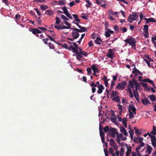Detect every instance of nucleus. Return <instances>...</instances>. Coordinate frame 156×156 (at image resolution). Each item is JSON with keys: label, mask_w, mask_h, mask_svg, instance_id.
Instances as JSON below:
<instances>
[{"label": "nucleus", "mask_w": 156, "mask_h": 156, "mask_svg": "<svg viewBox=\"0 0 156 156\" xmlns=\"http://www.w3.org/2000/svg\"><path fill=\"white\" fill-rule=\"evenodd\" d=\"M138 17V16L136 12L132 13V14L129 15L128 17V21L130 23L133 22V21L136 20Z\"/></svg>", "instance_id": "obj_1"}, {"label": "nucleus", "mask_w": 156, "mask_h": 156, "mask_svg": "<svg viewBox=\"0 0 156 156\" xmlns=\"http://www.w3.org/2000/svg\"><path fill=\"white\" fill-rule=\"evenodd\" d=\"M124 41L126 43L129 44L131 46L134 48L135 47L136 41L135 38L131 37L129 39H125Z\"/></svg>", "instance_id": "obj_2"}, {"label": "nucleus", "mask_w": 156, "mask_h": 156, "mask_svg": "<svg viewBox=\"0 0 156 156\" xmlns=\"http://www.w3.org/2000/svg\"><path fill=\"white\" fill-rule=\"evenodd\" d=\"M107 56L112 59L115 57L114 52L113 49L110 48L108 50V52L107 53Z\"/></svg>", "instance_id": "obj_3"}, {"label": "nucleus", "mask_w": 156, "mask_h": 156, "mask_svg": "<svg viewBox=\"0 0 156 156\" xmlns=\"http://www.w3.org/2000/svg\"><path fill=\"white\" fill-rule=\"evenodd\" d=\"M117 133H118L117 132V129L111 127L108 133V134L111 135L113 138L115 137V134Z\"/></svg>", "instance_id": "obj_4"}, {"label": "nucleus", "mask_w": 156, "mask_h": 156, "mask_svg": "<svg viewBox=\"0 0 156 156\" xmlns=\"http://www.w3.org/2000/svg\"><path fill=\"white\" fill-rule=\"evenodd\" d=\"M127 85V82L124 81H123L121 83H119L116 86V88L118 89L121 90L125 88V86Z\"/></svg>", "instance_id": "obj_5"}, {"label": "nucleus", "mask_w": 156, "mask_h": 156, "mask_svg": "<svg viewBox=\"0 0 156 156\" xmlns=\"http://www.w3.org/2000/svg\"><path fill=\"white\" fill-rule=\"evenodd\" d=\"M79 28L80 29L75 28H71V29H72L73 30H75L80 33H81L85 31H87V29H86V28L84 27L81 26Z\"/></svg>", "instance_id": "obj_6"}, {"label": "nucleus", "mask_w": 156, "mask_h": 156, "mask_svg": "<svg viewBox=\"0 0 156 156\" xmlns=\"http://www.w3.org/2000/svg\"><path fill=\"white\" fill-rule=\"evenodd\" d=\"M62 10L64 11L63 13L67 16L70 19H73V17L70 15V14L69 13L68 11L65 6H64L63 7Z\"/></svg>", "instance_id": "obj_7"}, {"label": "nucleus", "mask_w": 156, "mask_h": 156, "mask_svg": "<svg viewBox=\"0 0 156 156\" xmlns=\"http://www.w3.org/2000/svg\"><path fill=\"white\" fill-rule=\"evenodd\" d=\"M55 27L58 30H60L63 29H69V27H67L65 26H63L60 25L59 26H57L56 25H54Z\"/></svg>", "instance_id": "obj_8"}, {"label": "nucleus", "mask_w": 156, "mask_h": 156, "mask_svg": "<svg viewBox=\"0 0 156 156\" xmlns=\"http://www.w3.org/2000/svg\"><path fill=\"white\" fill-rule=\"evenodd\" d=\"M100 136L101 137L102 142L103 143H105V134L104 133V132L103 131L102 128H101V129H100Z\"/></svg>", "instance_id": "obj_9"}, {"label": "nucleus", "mask_w": 156, "mask_h": 156, "mask_svg": "<svg viewBox=\"0 0 156 156\" xmlns=\"http://www.w3.org/2000/svg\"><path fill=\"white\" fill-rule=\"evenodd\" d=\"M125 146L127 149L126 155V156H129V155L132 152V147L131 146H128L127 144L125 145Z\"/></svg>", "instance_id": "obj_10"}, {"label": "nucleus", "mask_w": 156, "mask_h": 156, "mask_svg": "<svg viewBox=\"0 0 156 156\" xmlns=\"http://www.w3.org/2000/svg\"><path fill=\"white\" fill-rule=\"evenodd\" d=\"M73 31H73L72 33V36L73 37H74V38L76 39L79 37L80 34L78 33L79 32L75 30Z\"/></svg>", "instance_id": "obj_11"}, {"label": "nucleus", "mask_w": 156, "mask_h": 156, "mask_svg": "<svg viewBox=\"0 0 156 156\" xmlns=\"http://www.w3.org/2000/svg\"><path fill=\"white\" fill-rule=\"evenodd\" d=\"M94 81H92L91 82V84L90 85V86L92 87V93H94L95 92L96 89L95 87H97V84H95L94 83H93Z\"/></svg>", "instance_id": "obj_12"}, {"label": "nucleus", "mask_w": 156, "mask_h": 156, "mask_svg": "<svg viewBox=\"0 0 156 156\" xmlns=\"http://www.w3.org/2000/svg\"><path fill=\"white\" fill-rule=\"evenodd\" d=\"M97 87L98 88V90L97 91V93L99 94H101L103 90L104 89V86L101 84H100L98 85Z\"/></svg>", "instance_id": "obj_13"}, {"label": "nucleus", "mask_w": 156, "mask_h": 156, "mask_svg": "<svg viewBox=\"0 0 156 156\" xmlns=\"http://www.w3.org/2000/svg\"><path fill=\"white\" fill-rule=\"evenodd\" d=\"M142 103L144 105H147L148 104H150L147 98H145L143 99H141Z\"/></svg>", "instance_id": "obj_14"}, {"label": "nucleus", "mask_w": 156, "mask_h": 156, "mask_svg": "<svg viewBox=\"0 0 156 156\" xmlns=\"http://www.w3.org/2000/svg\"><path fill=\"white\" fill-rule=\"evenodd\" d=\"M144 19L146 21V23H147L150 22H156V20H155L153 18H144Z\"/></svg>", "instance_id": "obj_15"}, {"label": "nucleus", "mask_w": 156, "mask_h": 156, "mask_svg": "<svg viewBox=\"0 0 156 156\" xmlns=\"http://www.w3.org/2000/svg\"><path fill=\"white\" fill-rule=\"evenodd\" d=\"M151 141L152 146L154 147H156V137L155 136H153L151 138Z\"/></svg>", "instance_id": "obj_16"}, {"label": "nucleus", "mask_w": 156, "mask_h": 156, "mask_svg": "<svg viewBox=\"0 0 156 156\" xmlns=\"http://www.w3.org/2000/svg\"><path fill=\"white\" fill-rule=\"evenodd\" d=\"M128 108H129V109L131 111H133L135 114H136V109L133 105H130L129 106Z\"/></svg>", "instance_id": "obj_17"}, {"label": "nucleus", "mask_w": 156, "mask_h": 156, "mask_svg": "<svg viewBox=\"0 0 156 156\" xmlns=\"http://www.w3.org/2000/svg\"><path fill=\"white\" fill-rule=\"evenodd\" d=\"M108 12V17L111 20H114L115 19L112 16L113 14V12L111 11H109Z\"/></svg>", "instance_id": "obj_18"}, {"label": "nucleus", "mask_w": 156, "mask_h": 156, "mask_svg": "<svg viewBox=\"0 0 156 156\" xmlns=\"http://www.w3.org/2000/svg\"><path fill=\"white\" fill-rule=\"evenodd\" d=\"M120 129L121 132L123 133L124 135L127 136L128 135V133L125 128L123 127H122L120 128Z\"/></svg>", "instance_id": "obj_19"}, {"label": "nucleus", "mask_w": 156, "mask_h": 156, "mask_svg": "<svg viewBox=\"0 0 156 156\" xmlns=\"http://www.w3.org/2000/svg\"><path fill=\"white\" fill-rule=\"evenodd\" d=\"M91 69L93 70L94 72H98L99 69L95 64H93L91 67Z\"/></svg>", "instance_id": "obj_20"}, {"label": "nucleus", "mask_w": 156, "mask_h": 156, "mask_svg": "<svg viewBox=\"0 0 156 156\" xmlns=\"http://www.w3.org/2000/svg\"><path fill=\"white\" fill-rule=\"evenodd\" d=\"M147 150L148 154H151L153 150L152 148L148 144L147 145Z\"/></svg>", "instance_id": "obj_21"}, {"label": "nucleus", "mask_w": 156, "mask_h": 156, "mask_svg": "<svg viewBox=\"0 0 156 156\" xmlns=\"http://www.w3.org/2000/svg\"><path fill=\"white\" fill-rule=\"evenodd\" d=\"M94 42L96 44H100L101 42H102V41L100 37H97L96 39L95 40Z\"/></svg>", "instance_id": "obj_22"}, {"label": "nucleus", "mask_w": 156, "mask_h": 156, "mask_svg": "<svg viewBox=\"0 0 156 156\" xmlns=\"http://www.w3.org/2000/svg\"><path fill=\"white\" fill-rule=\"evenodd\" d=\"M75 54L77 59L79 60H81V58L83 57L82 55L80 53H79V52L77 53H76Z\"/></svg>", "instance_id": "obj_23"}, {"label": "nucleus", "mask_w": 156, "mask_h": 156, "mask_svg": "<svg viewBox=\"0 0 156 156\" xmlns=\"http://www.w3.org/2000/svg\"><path fill=\"white\" fill-rule=\"evenodd\" d=\"M129 83L128 87L133 90L134 88L135 83H133L131 80L129 81Z\"/></svg>", "instance_id": "obj_24"}, {"label": "nucleus", "mask_w": 156, "mask_h": 156, "mask_svg": "<svg viewBox=\"0 0 156 156\" xmlns=\"http://www.w3.org/2000/svg\"><path fill=\"white\" fill-rule=\"evenodd\" d=\"M128 110L129 112V119H133L134 117V114L133 112L131 111L130 109H129V108H128Z\"/></svg>", "instance_id": "obj_25"}, {"label": "nucleus", "mask_w": 156, "mask_h": 156, "mask_svg": "<svg viewBox=\"0 0 156 156\" xmlns=\"http://www.w3.org/2000/svg\"><path fill=\"white\" fill-rule=\"evenodd\" d=\"M73 16L75 19L74 21H76L77 23H80V20L78 18V15H77L73 14Z\"/></svg>", "instance_id": "obj_26"}, {"label": "nucleus", "mask_w": 156, "mask_h": 156, "mask_svg": "<svg viewBox=\"0 0 156 156\" xmlns=\"http://www.w3.org/2000/svg\"><path fill=\"white\" fill-rule=\"evenodd\" d=\"M103 80L104 81L106 87H107L108 85V81L109 80V79H107V77L104 76L103 78Z\"/></svg>", "instance_id": "obj_27"}, {"label": "nucleus", "mask_w": 156, "mask_h": 156, "mask_svg": "<svg viewBox=\"0 0 156 156\" xmlns=\"http://www.w3.org/2000/svg\"><path fill=\"white\" fill-rule=\"evenodd\" d=\"M66 0H61L58 2L57 5H64L66 4Z\"/></svg>", "instance_id": "obj_28"}, {"label": "nucleus", "mask_w": 156, "mask_h": 156, "mask_svg": "<svg viewBox=\"0 0 156 156\" xmlns=\"http://www.w3.org/2000/svg\"><path fill=\"white\" fill-rule=\"evenodd\" d=\"M110 145L113 147H115V146H117V144L115 143V140L112 139H111L110 140Z\"/></svg>", "instance_id": "obj_29"}, {"label": "nucleus", "mask_w": 156, "mask_h": 156, "mask_svg": "<svg viewBox=\"0 0 156 156\" xmlns=\"http://www.w3.org/2000/svg\"><path fill=\"white\" fill-rule=\"evenodd\" d=\"M142 81L144 82H147L150 83L151 84H153V81L151 80L149 78H146L142 80Z\"/></svg>", "instance_id": "obj_30"}, {"label": "nucleus", "mask_w": 156, "mask_h": 156, "mask_svg": "<svg viewBox=\"0 0 156 156\" xmlns=\"http://www.w3.org/2000/svg\"><path fill=\"white\" fill-rule=\"evenodd\" d=\"M112 101L118 102L120 101V98L119 96H116L112 98Z\"/></svg>", "instance_id": "obj_31"}, {"label": "nucleus", "mask_w": 156, "mask_h": 156, "mask_svg": "<svg viewBox=\"0 0 156 156\" xmlns=\"http://www.w3.org/2000/svg\"><path fill=\"white\" fill-rule=\"evenodd\" d=\"M47 36L51 41H53L56 44H58V45H59L60 46L62 45V44L59 43H58V42H57V41H55V40H54L53 38L51 36H49V35H48Z\"/></svg>", "instance_id": "obj_32"}, {"label": "nucleus", "mask_w": 156, "mask_h": 156, "mask_svg": "<svg viewBox=\"0 0 156 156\" xmlns=\"http://www.w3.org/2000/svg\"><path fill=\"white\" fill-rule=\"evenodd\" d=\"M29 30L34 34H37V28H31L29 29Z\"/></svg>", "instance_id": "obj_33"}, {"label": "nucleus", "mask_w": 156, "mask_h": 156, "mask_svg": "<svg viewBox=\"0 0 156 156\" xmlns=\"http://www.w3.org/2000/svg\"><path fill=\"white\" fill-rule=\"evenodd\" d=\"M148 97L150 98L151 100L152 101H156V98L153 94L148 96Z\"/></svg>", "instance_id": "obj_34"}, {"label": "nucleus", "mask_w": 156, "mask_h": 156, "mask_svg": "<svg viewBox=\"0 0 156 156\" xmlns=\"http://www.w3.org/2000/svg\"><path fill=\"white\" fill-rule=\"evenodd\" d=\"M151 133L155 135L156 134V129L155 126H153V130L151 132Z\"/></svg>", "instance_id": "obj_35"}, {"label": "nucleus", "mask_w": 156, "mask_h": 156, "mask_svg": "<svg viewBox=\"0 0 156 156\" xmlns=\"http://www.w3.org/2000/svg\"><path fill=\"white\" fill-rule=\"evenodd\" d=\"M96 3L98 4H100V5H101L102 7L103 8H105V6L106 4H104L101 5L100 2V1L98 0H96Z\"/></svg>", "instance_id": "obj_36"}, {"label": "nucleus", "mask_w": 156, "mask_h": 156, "mask_svg": "<svg viewBox=\"0 0 156 156\" xmlns=\"http://www.w3.org/2000/svg\"><path fill=\"white\" fill-rule=\"evenodd\" d=\"M61 17V18L64 21H66L69 20L68 18L63 15H62Z\"/></svg>", "instance_id": "obj_37"}, {"label": "nucleus", "mask_w": 156, "mask_h": 156, "mask_svg": "<svg viewBox=\"0 0 156 156\" xmlns=\"http://www.w3.org/2000/svg\"><path fill=\"white\" fill-rule=\"evenodd\" d=\"M144 32H147V31H148V26L147 25H145L144 26Z\"/></svg>", "instance_id": "obj_38"}, {"label": "nucleus", "mask_w": 156, "mask_h": 156, "mask_svg": "<svg viewBox=\"0 0 156 156\" xmlns=\"http://www.w3.org/2000/svg\"><path fill=\"white\" fill-rule=\"evenodd\" d=\"M104 131L105 133L107 132L109 130V127L108 126H106L103 128Z\"/></svg>", "instance_id": "obj_39"}, {"label": "nucleus", "mask_w": 156, "mask_h": 156, "mask_svg": "<svg viewBox=\"0 0 156 156\" xmlns=\"http://www.w3.org/2000/svg\"><path fill=\"white\" fill-rule=\"evenodd\" d=\"M20 17H21L20 15L18 14H16L15 16L14 19H15V20L16 21V20H20Z\"/></svg>", "instance_id": "obj_40"}, {"label": "nucleus", "mask_w": 156, "mask_h": 156, "mask_svg": "<svg viewBox=\"0 0 156 156\" xmlns=\"http://www.w3.org/2000/svg\"><path fill=\"white\" fill-rule=\"evenodd\" d=\"M118 92L117 91H112L111 93V97H115L116 96V94H117Z\"/></svg>", "instance_id": "obj_41"}, {"label": "nucleus", "mask_w": 156, "mask_h": 156, "mask_svg": "<svg viewBox=\"0 0 156 156\" xmlns=\"http://www.w3.org/2000/svg\"><path fill=\"white\" fill-rule=\"evenodd\" d=\"M87 75H90L92 73L91 69L89 67L87 68Z\"/></svg>", "instance_id": "obj_42"}, {"label": "nucleus", "mask_w": 156, "mask_h": 156, "mask_svg": "<svg viewBox=\"0 0 156 156\" xmlns=\"http://www.w3.org/2000/svg\"><path fill=\"white\" fill-rule=\"evenodd\" d=\"M55 20H56V22L55 23H56L57 24H59L60 22V20L59 18L57 17L55 18Z\"/></svg>", "instance_id": "obj_43"}, {"label": "nucleus", "mask_w": 156, "mask_h": 156, "mask_svg": "<svg viewBox=\"0 0 156 156\" xmlns=\"http://www.w3.org/2000/svg\"><path fill=\"white\" fill-rule=\"evenodd\" d=\"M72 50L73 51V52L74 53H77L78 52H79L78 50H77V48H75L74 47H72Z\"/></svg>", "instance_id": "obj_44"}, {"label": "nucleus", "mask_w": 156, "mask_h": 156, "mask_svg": "<svg viewBox=\"0 0 156 156\" xmlns=\"http://www.w3.org/2000/svg\"><path fill=\"white\" fill-rule=\"evenodd\" d=\"M45 13L47 15H51L53 14V12L51 10H47L46 11Z\"/></svg>", "instance_id": "obj_45"}, {"label": "nucleus", "mask_w": 156, "mask_h": 156, "mask_svg": "<svg viewBox=\"0 0 156 156\" xmlns=\"http://www.w3.org/2000/svg\"><path fill=\"white\" fill-rule=\"evenodd\" d=\"M124 154V150L123 148H121L120 149V156H123Z\"/></svg>", "instance_id": "obj_46"}, {"label": "nucleus", "mask_w": 156, "mask_h": 156, "mask_svg": "<svg viewBox=\"0 0 156 156\" xmlns=\"http://www.w3.org/2000/svg\"><path fill=\"white\" fill-rule=\"evenodd\" d=\"M105 35L107 37H108L110 36V34L108 31L105 32Z\"/></svg>", "instance_id": "obj_47"}, {"label": "nucleus", "mask_w": 156, "mask_h": 156, "mask_svg": "<svg viewBox=\"0 0 156 156\" xmlns=\"http://www.w3.org/2000/svg\"><path fill=\"white\" fill-rule=\"evenodd\" d=\"M114 30L116 31V32H118L119 31V28L116 25H115L114 26Z\"/></svg>", "instance_id": "obj_48"}, {"label": "nucleus", "mask_w": 156, "mask_h": 156, "mask_svg": "<svg viewBox=\"0 0 156 156\" xmlns=\"http://www.w3.org/2000/svg\"><path fill=\"white\" fill-rule=\"evenodd\" d=\"M64 23L67 26H66L67 27H69V29L71 28V25L69 22H67L66 21H64Z\"/></svg>", "instance_id": "obj_49"}, {"label": "nucleus", "mask_w": 156, "mask_h": 156, "mask_svg": "<svg viewBox=\"0 0 156 156\" xmlns=\"http://www.w3.org/2000/svg\"><path fill=\"white\" fill-rule=\"evenodd\" d=\"M81 54H82L83 55H84L85 57H87L88 55V53L87 52L83 51L82 52H81Z\"/></svg>", "instance_id": "obj_50"}, {"label": "nucleus", "mask_w": 156, "mask_h": 156, "mask_svg": "<svg viewBox=\"0 0 156 156\" xmlns=\"http://www.w3.org/2000/svg\"><path fill=\"white\" fill-rule=\"evenodd\" d=\"M135 133L136 134H138V135H140L142 133V132L141 131H139V129H136V131H135Z\"/></svg>", "instance_id": "obj_51"}, {"label": "nucleus", "mask_w": 156, "mask_h": 156, "mask_svg": "<svg viewBox=\"0 0 156 156\" xmlns=\"http://www.w3.org/2000/svg\"><path fill=\"white\" fill-rule=\"evenodd\" d=\"M109 153L111 154L114 153L113 149L112 147H110L109 148Z\"/></svg>", "instance_id": "obj_52"}, {"label": "nucleus", "mask_w": 156, "mask_h": 156, "mask_svg": "<svg viewBox=\"0 0 156 156\" xmlns=\"http://www.w3.org/2000/svg\"><path fill=\"white\" fill-rule=\"evenodd\" d=\"M48 45L49 46V47L50 48L54 49V46L53 44L51 43H48Z\"/></svg>", "instance_id": "obj_53"}, {"label": "nucleus", "mask_w": 156, "mask_h": 156, "mask_svg": "<svg viewBox=\"0 0 156 156\" xmlns=\"http://www.w3.org/2000/svg\"><path fill=\"white\" fill-rule=\"evenodd\" d=\"M134 96L135 98L136 99V100L138 102H140V99L139 98V95L137 94V95H136L135 94H134Z\"/></svg>", "instance_id": "obj_54"}, {"label": "nucleus", "mask_w": 156, "mask_h": 156, "mask_svg": "<svg viewBox=\"0 0 156 156\" xmlns=\"http://www.w3.org/2000/svg\"><path fill=\"white\" fill-rule=\"evenodd\" d=\"M36 11V12L37 13V14L39 15V16H41V14L40 12L39 11V10L37 8H36L34 9Z\"/></svg>", "instance_id": "obj_55"}, {"label": "nucleus", "mask_w": 156, "mask_h": 156, "mask_svg": "<svg viewBox=\"0 0 156 156\" xmlns=\"http://www.w3.org/2000/svg\"><path fill=\"white\" fill-rule=\"evenodd\" d=\"M144 36L145 38H147L148 37V31L144 32Z\"/></svg>", "instance_id": "obj_56"}, {"label": "nucleus", "mask_w": 156, "mask_h": 156, "mask_svg": "<svg viewBox=\"0 0 156 156\" xmlns=\"http://www.w3.org/2000/svg\"><path fill=\"white\" fill-rule=\"evenodd\" d=\"M115 81H112L111 84V88L110 89V90H111L112 88L113 87V86L115 85Z\"/></svg>", "instance_id": "obj_57"}, {"label": "nucleus", "mask_w": 156, "mask_h": 156, "mask_svg": "<svg viewBox=\"0 0 156 156\" xmlns=\"http://www.w3.org/2000/svg\"><path fill=\"white\" fill-rule=\"evenodd\" d=\"M144 61L145 62H146L148 66L149 67H150L151 66L150 65V62L148 61L146 59H144Z\"/></svg>", "instance_id": "obj_58"}, {"label": "nucleus", "mask_w": 156, "mask_h": 156, "mask_svg": "<svg viewBox=\"0 0 156 156\" xmlns=\"http://www.w3.org/2000/svg\"><path fill=\"white\" fill-rule=\"evenodd\" d=\"M75 4V3L74 1H72L69 4V6L70 7H71L73 6V5Z\"/></svg>", "instance_id": "obj_59"}, {"label": "nucleus", "mask_w": 156, "mask_h": 156, "mask_svg": "<svg viewBox=\"0 0 156 156\" xmlns=\"http://www.w3.org/2000/svg\"><path fill=\"white\" fill-rule=\"evenodd\" d=\"M135 87H137V88H139V89L140 88V83H138L137 82L135 84Z\"/></svg>", "instance_id": "obj_60"}, {"label": "nucleus", "mask_w": 156, "mask_h": 156, "mask_svg": "<svg viewBox=\"0 0 156 156\" xmlns=\"http://www.w3.org/2000/svg\"><path fill=\"white\" fill-rule=\"evenodd\" d=\"M104 151L105 156H108V152L107 149H104Z\"/></svg>", "instance_id": "obj_61"}, {"label": "nucleus", "mask_w": 156, "mask_h": 156, "mask_svg": "<svg viewBox=\"0 0 156 156\" xmlns=\"http://www.w3.org/2000/svg\"><path fill=\"white\" fill-rule=\"evenodd\" d=\"M88 44L89 47L93 46V43L92 41H90L88 43Z\"/></svg>", "instance_id": "obj_62"}, {"label": "nucleus", "mask_w": 156, "mask_h": 156, "mask_svg": "<svg viewBox=\"0 0 156 156\" xmlns=\"http://www.w3.org/2000/svg\"><path fill=\"white\" fill-rule=\"evenodd\" d=\"M128 25H130L129 29L131 30H133L135 28V27L131 25L130 24H129Z\"/></svg>", "instance_id": "obj_63"}, {"label": "nucleus", "mask_w": 156, "mask_h": 156, "mask_svg": "<svg viewBox=\"0 0 156 156\" xmlns=\"http://www.w3.org/2000/svg\"><path fill=\"white\" fill-rule=\"evenodd\" d=\"M156 40V35L154 37H152L151 38V41L153 43V42H155L154 41L155 40Z\"/></svg>", "instance_id": "obj_64"}]
</instances>
